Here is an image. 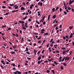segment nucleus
Segmentation results:
<instances>
[{"mask_svg": "<svg viewBox=\"0 0 74 74\" xmlns=\"http://www.w3.org/2000/svg\"><path fill=\"white\" fill-rule=\"evenodd\" d=\"M74 2V0H73L71 1V0H70V1L69 2V4L70 5L71 4H72Z\"/></svg>", "mask_w": 74, "mask_h": 74, "instance_id": "nucleus-1", "label": "nucleus"}, {"mask_svg": "<svg viewBox=\"0 0 74 74\" xmlns=\"http://www.w3.org/2000/svg\"><path fill=\"white\" fill-rule=\"evenodd\" d=\"M70 59V57H66L65 59V60H69Z\"/></svg>", "mask_w": 74, "mask_h": 74, "instance_id": "nucleus-2", "label": "nucleus"}, {"mask_svg": "<svg viewBox=\"0 0 74 74\" xmlns=\"http://www.w3.org/2000/svg\"><path fill=\"white\" fill-rule=\"evenodd\" d=\"M40 4L41 6L42 5V2H41L40 1L38 3V5H40Z\"/></svg>", "mask_w": 74, "mask_h": 74, "instance_id": "nucleus-3", "label": "nucleus"}, {"mask_svg": "<svg viewBox=\"0 0 74 74\" xmlns=\"http://www.w3.org/2000/svg\"><path fill=\"white\" fill-rule=\"evenodd\" d=\"M34 55L36 56V53H37V51H36L35 49H34Z\"/></svg>", "mask_w": 74, "mask_h": 74, "instance_id": "nucleus-4", "label": "nucleus"}, {"mask_svg": "<svg viewBox=\"0 0 74 74\" xmlns=\"http://www.w3.org/2000/svg\"><path fill=\"white\" fill-rule=\"evenodd\" d=\"M40 59H41V56H40L38 58V60L40 61Z\"/></svg>", "mask_w": 74, "mask_h": 74, "instance_id": "nucleus-5", "label": "nucleus"}, {"mask_svg": "<svg viewBox=\"0 0 74 74\" xmlns=\"http://www.w3.org/2000/svg\"><path fill=\"white\" fill-rule=\"evenodd\" d=\"M16 47H17L16 45H14L13 46L12 48H14V49H15Z\"/></svg>", "mask_w": 74, "mask_h": 74, "instance_id": "nucleus-6", "label": "nucleus"}, {"mask_svg": "<svg viewBox=\"0 0 74 74\" xmlns=\"http://www.w3.org/2000/svg\"><path fill=\"white\" fill-rule=\"evenodd\" d=\"M66 51H63V55H66Z\"/></svg>", "mask_w": 74, "mask_h": 74, "instance_id": "nucleus-7", "label": "nucleus"}, {"mask_svg": "<svg viewBox=\"0 0 74 74\" xmlns=\"http://www.w3.org/2000/svg\"><path fill=\"white\" fill-rule=\"evenodd\" d=\"M1 62L3 63V64H4V65H5V63L4 62V61L3 60H1Z\"/></svg>", "mask_w": 74, "mask_h": 74, "instance_id": "nucleus-8", "label": "nucleus"}, {"mask_svg": "<svg viewBox=\"0 0 74 74\" xmlns=\"http://www.w3.org/2000/svg\"><path fill=\"white\" fill-rule=\"evenodd\" d=\"M45 16H43L42 18V22H44V19H45Z\"/></svg>", "mask_w": 74, "mask_h": 74, "instance_id": "nucleus-9", "label": "nucleus"}, {"mask_svg": "<svg viewBox=\"0 0 74 74\" xmlns=\"http://www.w3.org/2000/svg\"><path fill=\"white\" fill-rule=\"evenodd\" d=\"M21 10H25V9L24 7H21Z\"/></svg>", "mask_w": 74, "mask_h": 74, "instance_id": "nucleus-10", "label": "nucleus"}, {"mask_svg": "<svg viewBox=\"0 0 74 74\" xmlns=\"http://www.w3.org/2000/svg\"><path fill=\"white\" fill-rule=\"evenodd\" d=\"M51 16V15L49 14L48 16V21H49V19H50V17Z\"/></svg>", "mask_w": 74, "mask_h": 74, "instance_id": "nucleus-11", "label": "nucleus"}, {"mask_svg": "<svg viewBox=\"0 0 74 74\" xmlns=\"http://www.w3.org/2000/svg\"><path fill=\"white\" fill-rule=\"evenodd\" d=\"M48 35V33H45L43 34V36H46Z\"/></svg>", "mask_w": 74, "mask_h": 74, "instance_id": "nucleus-12", "label": "nucleus"}, {"mask_svg": "<svg viewBox=\"0 0 74 74\" xmlns=\"http://www.w3.org/2000/svg\"><path fill=\"white\" fill-rule=\"evenodd\" d=\"M56 14H55L54 15H53V19H55V18H56Z\"/></svg>", "mask_w": 74, "mask_h": 74, "instance_id": "nucleus-13", "label": "nucleus"}, {"mask_svg": "<svg viewBox=\"0 0 74 74\" xmlns=\"http://www.w3.org/2000/svg\"><path fill=\"white\" fill-rule=\"evenodd\" d=\"M10 14V13L9 12H8V13H7L5 14H4V15H8V14Z\"/></svg>", "mask_w": 74, "mask_h": 74, "instance_id": "nucleus-14", "label": "nucleus"}, {"mask_svg": "<svg viewBox=\"0 0 74 74\" xmlns=\"http://www.w3.org/2000/svg\"><path fill=\"white\" fill-rule=\"evenodd\" d=\"M54 64H56V65H57L58 64V63L56 62V61H54Z\"/></svg>", "mask_w": 74, "mask_h": 74, "instance_id": "nucleus-15", "label": "nucleus"}, {"mask_svg": "<svg viewBox=\"0 0 74 74\" xmlns=\"http://www.w3.org/2000/svg\"><path fill=\"white\" fill-rule=\"evenodd\" d=\"M28 49H29L27 47H26V50H25V51L27 52V51H28Z\"/></svg>", "mask_w": 74, "mask_h": 74, "instance_id": "nucleus-16", "label": "nucleus"}, {"mask_svg": "<svg viewBox=\"0 0 74 74\" xmlns=\"http://www.w3.org/2000/svg\"><path fill=\"white\" fill-rule=\"evenodd\" d=\"M51 72H52L53 73L55 74V70H53L51 71Z\"/></svg>", "mask_w": 74, "mask_h": 74, "instance_id": "nucleus-17", "label": "nucleus"}, {"mask_svg": "<svg viewBox=\"0 0 74 74\" xmlns=\"http://www.w3.org/2000/svg\"><path fill=\"white\" fill-rule=\"evenodd\" d=\"M10 6H11V7H12V6H14V4H10Z\"/></svg>", "mask_w": 74, "mask_h": 74, "instance_id": "nucleus-18", "label": "nucleus"}, {"mask_svg": "<svg viewBox=\"0 0 74 74\" xmlns=\"http://www.w3.org/2000/svg\"><path fill=\"white\" fill-rule=\"evenodd\" d=\"M27 18V16L25 17L24 18H23V20H25V19H26Z\"/></svg>", "mask_w": 74, "mask_h": 74, "instance_id": "nucleus-19", "label": "nucleus"}, {"mask_svg": "<svg viewBox=\"0 0 74 74\" xmlns=\"http://www.w3.org/2000/svg\"><path fill=\"white\" fill-rule=\"evenodd\" d=\"M17 71V72L18 74H21V73H22V72H21L19 71Z\"/></svg>", "mask_w": 74, "mask_h": 74, "instance_id": "nucleus-20", "label": "nucleus"}, {"mask_svg": "<svg viewBox=\"0 0 74 74\" xmlns=\"http://www.w3.org/2000/svg\"><path fill=\"white\" fill-rule=\"evenodd\" d=\"M73 28V26L69 27V29L70 30H71Z\"/></svg>", "mask_w": 74, "mask_h": 74, "instance_id": "nucleus-21", "label": "nucleus"}, {"mask_svg": "<svg viewBox=\"0 0 74 74\" xmlns=\"http://www.w3.org/2000/svg\"><path fill=\"white\" fill-rule=\"evenodd\" d=\"M11 30V28L9 27L8 28V29L7 30V31H8V30Z\"/></svg>", "mask_w": 74, "mask_h": 74, "instance_id": "nucleus-22", "label": "nucleus"}, {"mask_svg": "<svg viewBox=\"0 0 74 74\" xmlns=\"http://www.w3.org/2000/svg\"><path fill=\"white\" fill-rule=\"evenodd\" d=\"M22 28H23V30H26V27H23Z\"/></svg>", "mask_w": 74, "mask_h": 74, "instance_id": "nucleus-23", "label": "nucleus"}, {"mask_svg": "<svg viewBox=\"0 0 74 74\" xmlns=\"http://www.w3.org/2000/svg\"><path fill=\"white\" fill-rule=\"evenodd\" d=\"M12 65L13 66V67H15V63H12Z\"/></svg>", "mask_w": 74, "mask_h": 74, "instance_id": "nucleus-24", "label": "nucleus"}, {"mask_svg": "<svg viewBox=\"0 0 74 74\" xmlns=\"http://www.w3.org/2000/svg\"><path fill=\"white\" fill-rule=\"evenodd\" d=\"M46 24V22L45 21H44L43 23V25H45Z\"/></svg>", "mask_w": 74, "mask_h": 74, "instance_id": "nucleus-25", "label": "nucleus"}, {"mask_svg": "<svg viewBox=\"0 0 74 74\" xmlns=\"http://www.w3.org/2000/svg\"><path fill=\"white\" fill-rule=\"evenodd\" d=\"M1 66V68H2V69H3V70H4V67L3 66L1 65H0Z\"/></svg>", "mask_w": 74, "mask_h": 74, "instance_id": "nucleus-26", "label": "nucleus"}, {"mask_svg": "<svg viewBox=\"0 0 74 74\" xmlns=\"http://www.w3.org/2000/svg\"><path fill=\"white\" fill-rule=\"evenodd\" d=\"M53 39H51V40L50 41V42H52V41H53Z\"/></svg>", "mask_w": 74, "mask_h": 74, "instance_id": "nucleus-27", "label": "nucleus"}, {"mask_svg": "<svg viewBox=\"0 0 74 74\" xmlns=\"http://www.w3.org/2000/svg\"><path fill=\"white\" fill-rule=\"evenodd\" d=\"M19 30V33H21V34H22V30Z\"/></svg>", "mask_w": 74, "mask_h": 74, "instance_id": "nucleus-28", "label": "nucleus"}, {"mask_svg": "<svg viewBox=\"0 0 74 74\" xmlns=\"http://www.w3.org/2000/svg\"><path fill=\"white\" fill-rule=\"evenodd\" d=\"M40 63H41V61H38V64H40Z\"/></svg>", "mask_w": 74, "mask_h": 74, "instance_id": "nucleus-29", "label": "nucleus"}, {"mask_svg": "<svg viewBox=\"0 0 74 74\" xmlns=\"http://www.w3.org/2000/svg\"><path fill=\"white\" fill-rule=\"evenodd\" d=\"M59 8V7H57V8H56V10H55V11H56L57 10H58Z\"/></svg>", "mask_w": 74, "mask_h": 74, "instance_id": "nucleus-30", "label": "nucleus"}, {"mask_svg": "<svg viewBox=\"0 0 74 74\" xmlns=\"http://www.w3.org/2000/svg\"><path fill=\"white\" fill-rule=\"evenodd\" d=\"M55 10V8H53L52 9V11L53 12H54Z\"/></svg>", "mask_w": 74, "mask_h": 74, "instance_id": "nucleus-31", "label": "nucleus"}, {"mask_svg": "<svg viewBox=\"0 0 74 74\" xmlns=\"http://www.w3.org/2000/svg\"><path fill=\"white\" fill-rule=\"evenodd\" d=\"M44 51H45V50H43L42 51V52H41V53L42 54L43 53H44Z\"/></svg>", "mask_w": 74, "mask_h": 74, "instance_id": "nucleus-32", "label": "nucleus"}, {"mask_svg": "<svg viewBox=\"0 0 74 74\" xmlns=\"http://www.w3.org/2000/svg\"><path fill=\"white\" fill-rule=\"evenodd\" d=\"M23 38L22 37L21 38V40H21V41H22V42H23V40H24V39H23Z\"/></svg>", "mask_w": 74, "mask_h": 74, "instance_id": "nucleus-33", "label": "nucleus"}, {"mask_svg": "<svg viewBox=\"0 0 74 74\" xmlns=\"http://www.w3.org/2000/svg\"><path fill=\"white\" fill-rule=\"evenodd\" d=\"M15 36H16V37H19V36L18 35V34H16L15 35Z\"/></svg>", "mask_w": 74, "mask_h": 74, "instance_id": "nucleus-34", "label": "nucleus"}, {"mask_svg": "<svg viewBox=\"0 0 74 74\" xmlns=\"http://www.w3.org/2000/svg\"><path fill=\"white\" fill-rule=\"evenodd\" d=\"M26 53H27L28 55H30V52L29 51H27L26 52Z\"/></svg>", "mask_w": 74, "mask_h": 74, "instance_id": "nucleus-35", "label": "nucleus"}, {"mask_svg": "<svg viewBox=\"0 0 74 74\" xmlns=\"http://www.w3.org/2000/svg\"><path fill=\"white\" fill-rule=\"evenodd\" d=\"M36 22L37 23H38V25L40 24V23L38 22V21H36Z\"/></svg>", "mask_w": 74, "mask_h": 74, "instance_id": "nucleus-36", "label": "nucleus"}, {"mask_svg": "<svg viewBox=\"0 0 74 74\" xmlns=\"http://www.w3.org/2000/svg\"><path fill=\"white\" fill-rule=\"evenodd\" d=\"M41 32H44L45 31V29H42L41 30Z\"/></svg>", "mask_w": 74, "mask_h": 74, "instance_id": "nucleus-37", "label": "nucleus"}, {"mask_svg": "<svg viewBox=\"0 0 74 74\" xmlns=\"http://www.w3.org/2000/svg\"><path fill=\"white\" fill-rule=\"evenodd\" d=\"M60 67H61V70H63L64 69L63 66H61Z\"/></svg>", "mask_w": 74, "mask_h": 74, "instance_id": "nucleus-38", "label": "nucleus"}, {"mask_svg": "<svg viewBox=\"0 0 74 74\" xmlns=\"http://www.w3.org/2000/svg\"><path fill=\"white\" fill-rule=\"evenodd\" d=\"M65 37H66V38H67L68 39L69 38V36H66Z\"/></svg>", "mask_w": 74, "mask_h": 74, "instance_id": "nucleus-39", "label": "nucleus"}, {"mask_svg": "<svg viewBox=\"0 0 74 74\" xmlns=\"http://www.w3.org/2000/svg\"><path fill=\"white\" fill-rule=\"evenodd\" d=\"M49 43L47 45V48H48L49 47Z\"/></svg>", "mask_w": 74, "mask_h": 74, "instance_id": "nucleus-40", "label": "nucleus"}, {"mask_svg": "<svg viewBox=\"0 0 74 74\" xmlns=\"http://www.w3.org/2000/svg\"><path fill=\"white\" fill-rule=\"evenodd\" d=\"M41 36H40V37L38 38L37 39L38 40H40V39H41Z\"/></svg>", "mask_w": 74, "mask_h": 74, "instance_id": "nucleus-41", "label": "nucleus"}, {"mask_svg": "<svg viewBox=\"0 0 74 74\" xmlns=\"http://www.w3.org/2000/svg\"><path fill=\"white\" fill-rule=\"evenodd\" d=\"M14 74H17V73H18L17 71L15 72H14Z\"/></svg>", "mask_w": 74, "mask_h": 74, "instance_id": "nucleus-42", "label": "nucleus"}, {"mask_svg": "<svg viewBox=\"0 0 74 74\" xmlns=\"http://www.w3.org/2000/svg\"><path fill=\"white\" fill-rule=\"evenodd\" d=\"M18 8V6H17L15 7L14 8L15 9H17Z\"/></svg>", "mask_w": 74, "mask_h": 74, "instance_id": "nucleus-43", "label": "nucleus"}, {"mask_svg": "<svg viewBox=\"0 0 74 74\" xmlns=\"http://www.w3.org/2000/svg\"><path fill=\"white\" fill-rule=\"evenodd\" d=\"M64 12L65 15H67V12H66L64 11Z\"/></svg>", "mask_w": 74, "mask_h": 74, "instance_id": "nucleus-44", "label": "nucleus"}, {"mask_svg": "<svg viewBox=\"0 0 74 74\" xmlns=\"http://www.w3.org/2000/svg\"><path fill=\"white\" fill-rule=\"evenodd\" d=\"M63 64L64 66H66V63H63Z\"/></svg>", "mask_w": 74, "mask_h": 74, "instance_id": "nucleus-45", "label": "nucleus"}, {"mask_svg": "<svg viewBox=\"0 0 74 74\" xmlns=\"http://www.w3.org/2000/svg\"><path fill=\"white\" fill-rule=\"evenodd\" d=\"M50 72V71L49 70H47V73H49Z\"/></svg>", "mask_w": 74, "mask_h": 74, "instance_id": "nucleus-46", "label": "nucleus"}, {"mask_svg": "<svg viewBox=\"0 0 74 74\" xmlns=\"http://www.w3.org/2000/svg\"><path fill=\"white\" fill-rule=\"evenodd\" d=\"M64 59H65V58H64L62 60V62H64Z\"/></svg>", "mask_w": 74, "mask_h": 74, "instance_id": "nucleus-47", "label": "nucleus"}, {"mask_svg": "<svg viewBox=\"0 0 74 74\" xmlns=\"http://www.w3.org/2000/svg\"><path fill=\"white\" fill-rule=\"evenodd\" d=\"M2 8H6V7L4 6H3L2 7Z\"/></svg>", "mask_w": 74, "mask_h": 74, "instance_id": "nucleus-48", "label": "nucleus"}, {"mask_svg": "<svg viewBox=\"0 0 74 74\" xmlns=\"http://www.w3.org/2000/svg\"><path fill=\"white\" fill-rule=\"evenodd\" d=\"M11 53H12V54H15V51H13V52H12Z\"/></svg>", "mask_w": 74, "mask_h": 74, "instance_id": "nucleus-49", "label": "nucleus"}, {"mask_svg": "<svg viewBox=\"0 0 74 74\" xmlns=\"http://www.w3.org/2000/svg\"><path fill=\"white\" fill-rule=\"evenodd\" d=\"M70 49H68L66 51H66V52H69V51H70Z\"/></svg>", "mask_w": 74, "mask_h": 74, "instance_id": "nucleus-50", "label": "nucleus"}, {"mask_svg": "<svg viewBox=\"0 0 74 74\" xmlns=\"http://www.w3.org/2000/svg\"><path fill=\"white\" fill-rule=\"evenodd\" d=\"M41 52V51L40 50L39 51H38L37 53V54H39Z\"/></svg>", "mask_w": 74, "mask_h": 74, "instance_id": "nucleus-51", "label": "nucleus"}, {"mask_svg": "<svg viewBox=\"0 0 74 74\" xmlns=\"http://www.w3.org/2000/svg\"><path fill=\"white\" fill-rule=\"evenodd\" d=\"M50 47H52L53 46V45H52V43H51L50 45Z\"/></svg>", "mask_w": 74, "mask_h": 74, "instance_id": "nucleus-52", "label": "nucleus"}, {"mask_svg": "<svg viewBox=\"0 0 74 74\" xmlns=\"http://www.w3.org/2000/svg\"><path fill=\"white\" fill-rule=\"evenodd\" d=\"M62 11V8H60V12H61Z\"/></svg>", "mask_w": 74, "mask_h": 74, "instance_id": "nucleus-53", "label": "nucleus"}, {"mask_svg": "<svg viewBox=\"0 0 74 74\" xmlns=\"http://www.w3.org/2000/svg\"><path fill=\"white\" fill-rule=\"evenodd\" d=\"M48 61H49V62H52V61H51V59H48Z\"/></svg>", "mask_w": 74, "mask_h": 74, "instance_id": "nucleus-54", "label": "nucleus"}, {"mask_svg": "<svg viewBox=\"0 0 74 74\" xmlns=\"http://www.w3.org/2000/svg\"><path fill=\"white\" fill-rule=\"evenodd\" d=\"M71 8L70 7H69L68 8V10H71Z\"/></svg>", "mask_w": 74, "mask_h": 74, "instance_id": "nucleus-55", "label": "nucleus"}, {"mask_svg": "<svg viewBox=\"0 0 74 74\" xmlns=\"http://www.w3.org/2000/svg\"><path fill=\"white\" fill-rule=\"evenodd\" d=\"M27 59L28 60H31V58H27Z\"/></svg>", "mask_w": 74, "mask_h": 74, "instance_id": "nucleus-56", "label": "nucleus"}, {"mask_svg": "<svg viewBox=\"0 0 74 74\" xmlns=\"http://www.w3.org/2000/svg\"><path fill=\"white\" fill-rule=\"evenodd\" d=\"M3 19V17H0V19H1V20H2V19Z\"/></svg>", "mask_w": 74, "mask_h": 74, "instance_id": "nucleus-57", "label": "nucleus"}, {"mask_svg": "<svg viewBox=\"0 0 74 74\" xmlns=\"http://www.w3.org/2000/svg\"><path fill=\"white\" fill-rule=\"evenodd\" d=\"M65 10H66V9H67V5H66L65 6Z\"/></svg>", "mask_w": 74, "mask_h": 74, "instance_id": "nucleus-58", "label": "nucleus"}, {"mask_svg": "<svg viewBox=\"0 0 74 74\" xmlns=\"http://www.w3.org/2000/svg\"><path fill=\"white\" fill-rule=\"evenodd\" d=\"M54 47H58V45H54Z\"/></svg>", "mask_w": 74, "mask_h": 74, "instance_id": "nucleus-59", "label": "nucleus"}, {"mask_svg": "<svg viewBox=\"0 0 74 74\" xmlns=\"http://www.w3.org/2000/svg\"><path fill=\"white\" fill-rule=\"evenodd\" d=\"M28 21H29V22H31V19L30 18L29 19Z\"/></svg>", "mask_w": 74, "mask_h": 74, "instance_id": "nucleus-60", "label": "nucleus"}, {"mask_svg": "<svg viewBox=\"0 0 74 74\" xmlns=\"http://www.w3.org/2000/svg\"><path fill=\"white\" fill-rule=\"evenodd\" d=\"M56 53H59V51H56Z\"/></svg>", "mask_w": 74, "mask_h": 74, "instance_id": "nucleus-61", "label": "nucleus"}, {"mask_svg": "<svg viewBox=\"0 0 74 74\" xmlns=\"http://www.w3.org/2000/svg\"><path fill=\"white\" fill-rule=\"evenodd\" d=\"M24 74H27V73H28V72H24Z\"/></svg>", "mask_w": 74, "mask_h": 74, "instance_id": "nucleus-62", "label": "nucleus"}, {"mask_svg": "<svg viewBox=\"0 0 74 74\" xmlns=\"http://www.w3.org/2000/svg\"><path fill=\"white\" fill-rule=\"evenodd\" d=\"M63 38L64 40H65V39H66V37H65L63 36Z\"/></svg>", "mask_w": 74, "mask_h": 74, "instance_id": "nucleus-63", "label": "nucleus"}, {"mask_svg": "<svg viewBox=\"0 0 74 74\" xmlns=\"http://www.w3.org/2000/svg\"><path fill=\"white\" fill-rule=\"evenodd\" d=\"M72 12H74V9H72Z\"/></svg>", "mask_w": 74, "mask_h": 74, "instance_id": "nucleus-64", "label": "nucleus"}]
</instances>
